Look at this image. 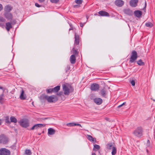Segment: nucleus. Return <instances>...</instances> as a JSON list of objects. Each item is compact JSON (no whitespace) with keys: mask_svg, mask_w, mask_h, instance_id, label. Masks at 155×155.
I'll list each match as a JSON object with an SVG mask.
<instances>
[{"mask_svg":"<svg viewBox=\"0 0 155 155\" xmlns=\"http://www.w3.org/2000/svg\"><path fill=\"white\" fill-rule=\"evenodd\" d=\"M62 87L64 94L65 95H68L70 93H72L74 91L73 87L68 84H64Z\"/></svg>","mask_w":155,"mask_h":155,"instance_id":"obj_1","label":"nucleus"},{"mask_svg":"<svg viewBox=\"0 0 155 155\" xmlns=\"http://www.w3.org/2000/svg\"><path fill=\"white\" fill-rule=\"evenodd\" d=\"M80 48V37L78 35L75 33L74 35V44L73 48L78 50H79Z\"/></svg>","mask_w":155,"mask_h":155,"instance_id":"obj_2","label":"nucleus"},{"mask_svg":"<svg viewBox=\"0 0 155 155\" xmlns=\"http://www.w3.org/2000/svg\"><path fill=\"white\" fill-rule=\"evenodd\" d=\"M143 129L141 127H138L133 131V134L137 137H141L143 135Z\"/></svg>","mask_w":155,"mask_h":155,"instance_id":"obj_3","label":"nucleus"},{"mask_svg":"<svg viewBox=\"0 0 155 155\" xmlns=\"http://www.w3.org/2000/svg\"><path fill=\"white\" fill-rule=\"evenodd\" d=\"M138 57L137 53L135 50H133L130 54V58L129 62L133 63L137 59Z\"/></svg>","mask_w":155,"mask_h":155,"instance_id":"obj_4","label":"nucleus"},{"mask_svg":"<svg viewBox=\"0 0 155 155\" xmlns=\"http://www.w3.org/2000/svg\"><path fill=\"white\" fill-rule=\"evenodd\" d=\"M20 126L24 128H27L29 125V120L27 119H23L21 120L19 122Z\"/></svg>","mask_w":155,"mask_h":155,"instance_id":"obj_5","label":"nucleus"},{"mask_svg":"<svg viewBox=\"0 0 155 155\" xmlns=\"http://www.w3.org/2000/svg\"><path fill=\"white\" fill-rule=\"evenodd\" d=\"M58 100L57 97L54 95H52L50 96H48L47 101L49 103L55 102Z\"/></svg>","mask_w":155,"mask_h":155,"instance_id":"obj_6","label":"nucleus"},{"mask_svg":"<svg viewBox=\"0 0 155 155\" xmlns=\"http://www.w3.org/2000/svg\"><path fill=\"white\" fill-rule=\"evenodd\" d=\"M0 153L1 155H10V152L8 150L2 148L0 149Z\"/></svg>","mask_w":155,"mask_h":155,"instance_id":"obj_7","label":"nucleus"},{"mask_svg":"<svg viewBox=\"0 0 155 155\" xmlns=\"http://www.w3.org/2000/svg\"><path fill=\"white\" fill-rule=\"evenodd\" d=\"M99 88V85L98 84L94 83L91 86V89L92 91H97Z\"/></svg>","mask_w":155,"mask_h":155,"instance_id":"obj_8","label":"nucleus"},{"mask_svg":"<svg viewBox=\"0 0 155 155\" xmlns=\"http://www.w3.org/2000/svg\"><path fill=\"white\" fill-rule=\"evenodd\" d=\"M45 125L43 124H39L35 125L33 127L31 128V130H34V129H37L39 128L45 126Z\"/></svg>","mask_w":155,"mask_h":155,"instance_id":"obj_9","label":"nucleus"},{"mask_svg":"<svg viewBox=\"0 0 155 155\" xmlns=\"http://www.w3.org/2000/svg\"><path fill=\"white\" fill-rule=\"evenodd\" d=\"M115 4L118 7H122L124 4V2L122 0H116L114 2Z\"/></svg>","mask_w":155,"mask_h":155,"instance_id":"obj_10","label":"nucleus"},{"mask_svg":"<svg viewBox=\"0 0 155 155\" xmlns=\"http://www.w3.org/2000/svg\"><path fill=\"white\" fill-rule=\"evenodd\" d=\"M93 101L95 104L98 105L101 104L103 102L102 99L100 98H95L93 99Z\"/></svg>","mask_w":155,"mask_h":155,"instance_id":"obj_11","label":"nucleus"},{"mask_svg":"<svg viewBox=\"0 0 155 155\" xmlns=\"http://www.w3.org/2000/svg\"><path fill=\"white\" fill-rule=\"evenodd\" d=\"M138 2V0H131L130 2V5L133 7H136Z\"/></svg>","mask_w":155,"mask_h":155,"instance_id":"obj_12","label":"nucleus"},{"mask_svg":"<svg viewBox=\"0 0 155 155\" xmlns=\"http://www.w3.org/2000/svg\"><path fill=\"white\" fill-rule=\"evenodd\" d=\"M76 56L74 55H71L69 58V60L70 63L72 64H74L76 62Z\"/></svg>","mask_w":155,"mask_h":155,"instance_id":"obj_13","label":"nucleus"},{"mask_svg":"<svg viewBox=\"0 0 155 155\" xmlns=\"http://www.w3.org/2000/svg\"><path fill=\"white\" fill-rule=\"evenodd\" d=\"M107 92L106 89L105 87H104L101 91V94L103 97L106 98L107 94Z\"/></svg>","mask_w":155,"mask_h":155,"instance_id":"obj_14","label":"nucleus"},{"mask_svg":"<svg viewBox=\"0 0 155 155\" xmlns=\"http://www.w3.org/2000/svg\"><path fill=\"white\" fill-rule=\"evenodd\" d=\"M99 14L102 16H109V14L107 12L104 11H101L98 12Z\"/></svg>","mask_w":155,"mask_h":155,"instance_id":"obj_15","label":"nucleus"},{"mask_svg":"<svg viewBox=\"0 0 155 155\" xmlns=\"http://www.w3.org/2000/svg\"><path fill=\"white\" fill-rule=\"evenodd\" d=\"M5 17L8 20H11L13 18L12 14L9 12H6L4 14Z\"/></svg>","mask_w":155,"mask_h":155,"instance_id":"obj_16","label":"nucleus"},{"mask_svg":"<svg viewBox=\"0 0 155 155\" xmlns=\"http://www.w3.org/2000/svg\"><path fill=\"white\" fill-rule=\"evenodd\" d=\"M134 13L135 16L138 18L140 17L142 14V12L139 10L135 11L134 12Z\"/></svg>","mask_w":155,"mask_h":155,"instance_id":"obj_17","label":"nucleus"},{"mask_svg":"<svg viewBox=\"0 0 155 155\" xmlns=\"http://www.w3.org/2000/svg\"><path fill=\"white\" fill-rule=\"evenodd\" d=\"M124 12L125 14L129 15H133L132 11L129 9H124Z\"/></svg>","mask_w":155,"mask_h":155,"instance_id":"obj_18","label":"nucleus"},{"mask_svg":"<svg viewBox=\"0 0 155 155\" xmlns=\"http://www.w3.org/2000/svg\"><path fill=\"white\" fill-rule=\"evenodd\" d=\"M48 96L45 95V94H42L40 97V99L41 102H43L45 100H47Z\"/></svg>","mask_w":155,"mask_h":155,"instance_id":"obj_19","label":"nucleus"},{"mask_svg":"<svg viewBox=\"0 0 155 155\" xmlns=\"http://www.w3.org/2000/svg\"><path fill=\"white\" fill-rule=\"evenodd\" d=\"M6 28L8 31H9L10 29L12 28V26L11 24V23L9 22H7L6 23Z\"/></svg>","mask_w":155,"mask_h":155,"instance_id":"obj_20","label":"nucleus"},{"mask_svg":"<svg viewBox=\"0 0 155 155\" xmlns=\"http://www.w3.org/2000/svg\"><path fill=\"white\" fill-rule=\"evenodd\" d=\"M6 138L4 135H2L0 136V142L3 143H6L7 141H5Z\"/></svg>","mask_w":155,"mask_h":155,"instance_id":"obj_21","label":"nucleus"},{"mask_svg":"<svg viewBox=\"0 0 155 155\" xmlns=\"http://www.w3.org/2000/svg\"><path fill=\"white\" fill-rule=\"evenodd\" d=\"M48 134L50 135H52L54 134L55 132V130L52 128H50L48 130Z\"/></svg>","mask_w":155,"mask_h":155,"instance_id":"obj_22","label":"nucleus"},{"mask_svg":"<svg viewBox=\"0 0 155 155\" xmlns=\"http://www.w3.org/2000/svg\"><path fill=\"white\" fill-rule=\"evenodd\" d=\"M87 138L91 142L96 141V139L95 138H93L91 136L87 135Z\"/></svg>","mask_w":155,"mask_h":155,"instance_id":"obj_23","label":"nucleus"},{"mask_svg":"<svg viewBox=\"0 0 155 155\" xmlns=\"http://www.w3.org/2000/svg\"><path fill=\"white\" fill-rule=\"evenodd\" d=\"M53 93H57L58 92V91L60 90V86H57L53 88Z\"/></svg>","mask_w":155,"mask_h":155,"instance_id":"obj_24","label":"nucleus"},{"mask_svg":"<svg viewBox=\"0 0 155 155\" xmlns=\"http://www.w3.org/2000/svg\"><path fill=\"white\" fill-rule=\"evenodd\" d=\"M78 50L74 49L73 48L71 51V52L73 54L72 55H74L76 56H78Z\"/></svg>","mask_w":155,"mask_h":155,"instance_id":"obj_25","label":"nucleus"},{"mask_svg":"<svg viewBox=\"0 0 155 155\" xmlns=\"http://www.w3.org/2000/svg\"><path fill=\"white\" fill-rule=\"evenodd\" d=\"M24 91L22 89L21 90V95L20 96V97L21 99L24 100V99H25L26 98V97H25V96L24 95Z\"/></svg>","mask_w":155,"mask_h":155,"instance_id":"obj_26","label":"nucleus"},{"mask_svg":"<svg viewBox=\"0 0 155 155\" xmlns=\"http://www.w3.org/2000/svg\"><path fill=\"white\" fill-rule=\"evenodd\" d=\"M10 122H11L16 123L17 121V119L13 116H11L10 117Z\"/></svg>","mask_w":155,"mask_h":155,"instance_id":"obj_27","label":"nucleus"},{"mask_svg":"<svg viewBox=\"0 0 155 155\" xmlns=\"http://www.w3.org/2000/svg\"><path fill=\"white\" fill-rule=\"evenodd\" d=\"M137 63L138 65L140 66L144 65L145 64L143 62L142 60L141 59H140L137 61Z\"/></svg>","mask_w":155,"mask_h":155,"instance_id":"obj_28","label":"nucleus"},{"mask_svg":"<svg viewBox=\"0 0 155 155\" xmlns=\"http://www.w3.org/2000/svg\"><path fill=\"white\" fill-rule=\"evenodd\" d=\"M117 153V149L115 147H113L111 154L112 155H115Z\"/></svg>","mask_w":155,"mask_h":155,"instance_id":"obj_29","label":"nucleus"},{"mask_svg":"<svg viewBox=\"0 0 155 155\" xmlns=\"http://www.w3.org/2000/svg\"><path fill=\"white\" fill-rule=\"evenodd\" d=\"M4 94H2L0 95V103L2 104L3 103V101L4 97Z\"/></svg>","mask_w":155,"mask_h":155,"instance_id":"obj_30","label":"nucleus"},{"mask_svg":"<svg viewBox=\"0 0 155 155\" xmlns=\"http://www.w3.org/2000/svg\"><path fill=\"white\" fill-rule=\"evenodd\" d=\"M5 8L6 11L9 12L12 9V8L10 5H7L5 7Z\"/></svg>","mask_w":155,"mask_h":155,"instance_id":"obj_31","label":"nucleus"},{"mask_svg":"<svg viewBox=\"0 0 155 155\" xmlns=\"http://www.w3.org/2000/svg\"><path fill=\"white\" fill-rule=\"evenodd\" d=\"M106 148L108 149H111V147L112 146V144L111 143H108L106 145Z\"/></svg>","mask_w":155,"mask_h":155,"instance_id":"obj_32","label":"nucleus"},{"mask_svg":"<svg viewBox=\"0 0 155 155\" xmlns=\"http://www.w3.org/2000/svg\"><path fill=\"white\" fill-rule=\"evenodd\" d=\"M145 25L147 27L150 28H151L153 25V24L150 22H148L146 23Z\"/></svg>","mask_w":155,"mask_h":155,"instance_id":"obj_33","label":"nucleus"},{"mask_svg":"<svg viewBox=\"0 0 155 155\" xmlns=\"http://www.w3.org/2000/svg\"><path fill=\"white\" fill-rule=\"evenodd\" d=\"M46 92L48 94H50L53 93L52 88L47 89L46 90Z\"/></svg>","mask_w":155,"mask_h":155,"instance_id":"obj_34","label":"nucleus"},{"mask_svg":"<svg viewBox=\"0 0 155 155\" xmlns=\"http://www.w3.org/2000/svg\"><path fill=\"white\" fill-rule=\"evenodd\" d=\"M25 152V153L27 155H31V152L30 150H26Z\"/></svg>","mask_w":155,"mask_h":155,"instance_id":"obj_35","label":"nucleus"},{"mask_svg":"<svg viewBox=\"0 0 155 155\" xmlns=\"http://www.w3.org/2000/svg\"><path fill=\"white\" fill-rule=\"evenodd\" d=\"M5 122L6 123L8 124H10V121H9V118L8 117L6 116L5 117Z\"/></svg>","mask_w":155,"mask_h":155,"instance_id":"obj_36","label":"nucleus"},{"mask_svg":"<svg viewBox=\"0 0 155 155\" xmlns=\"http://www.w3.org/2000/svg\"><path fill=\"white\" fill-rule=\"evenodd\" d=\"M70 69V66L69 65H67L66 67L65 68V72L66 73H67Z\"/></svg>","mask_w":155,"mask_h":155,"instance_id":"obj_37","label":"nucleus"},{"mask_svg":"<svg viewBox=\"0 0 155 155\" xmlns=\"http://www.w3.org/2000/svg\"><path fill=\"white\" fill-rule=\"evenodd\" d=\"M100 146L97 144H95L94 146V149H97L98 150H99L100 149Z\"/></svg>","mask_w":155,"mask_h":155,"instance_id":"obj_38","label":"nucleus"},{"mask_svg":"<svg viewBox=\"0 0 155 155\" xmlns=\"http://www.w3.org/2000/svg\"><path fill=\"white\" fill-rule=\"evenodd\" d=\"M82 2L83 1L82 0H76L75 1V2L78 4H81Z\"/></svg>","mask_w":155,"mask_h":155,"instance_id":"obj_39","label":"nucleus"},{"mask_svg":"<svg viewBox=\"0 0 155 155\" xmlns=\"http://www.w3.org/2000/svg\"><path fill=\"white\" fill-rule=\"evenodd\" d=\"M112 59V57L110 56H108L106 57V60L107 61H109Z\"/></svg>","mask_w":155,"mask_h":155,"instance_id":"obj_40","label":"nucleus"},{"mask_svg":"<svg viewBox=\"0 0 155 155\" xmlns=\"http://www.w3.org/2000/svg\"><path fill=\"white\" fill-rule=\"evenodd\" d=\"M74 124H75L74 123H70L67 124V125L68 126L72 127L75 126V125H74Z\"/></svg>","mask_w":155,"mask_h":155,"instance_id":"obj_41","label":"nucleus"},{"mask_svg":"<svg viewBox=\"0 0 155 155\" xmlns=\"http://www.w3.org/2000/svg\"><path fill=\"white\" fill-rule=\"evenodd\" d=\"M130 82L131 84L133 86H134L135 85V82L134 80H130Z\"/></svg>","mask_w":155,"mask_h":155,"instance_id":"obj_42","label":"nucleus"},{"mask_svg":"<svg viewBox=\"0 0 155 155\" xmlns=\"http://www.w3.org/2000/svg\"><path fill=\"white\" fill-rule=\"evenodd\" d=\"M59 0H50V2L52 3H57L59 2Z\"/></svg>","mask_w":155,"mask_h":155,"instance_id":"obj_43","label":"nucleus"},{"mask_svg":"<svg viewBox=\"0 0 155 155\" xmlns=\"http://www.w3.org/2000/svg\"><path fill=\"white\" fill-rule=\"evenodd\" d=\"M150 141L149 140H147V147H149L150 146Z\"/></svg>","mask_w":155,"mask_h":155,"instance_id":"obj_44","label":"nucleus"},{"mask_svg":"<svg viewBox=\"0 0 155 155\" xmlns=\"http://www.w3.org/2000/svg\"><path fill=\"white\" fill-rule=\"evenodd\" d=\"M5 21V19L2 17H0V21L4 22Z\"/></svg>","mask_w":155,"mask_h":155,"instance_id":"obj_45","label":"nucleus"},{"mask_svg":"<svg viewBox=\"0 0 155 155\" xmlns=\"http://www.w3.org/2000/svg\"><path fill=\"white\" fill-rule=\"evenodd\" d=\"M63 94V92L62 91H60L57 93V95L58 96H60L62 95Z\"/></svg>","mask_w":155,"mask_h":155,"instance_id":"obj_46","label":"nucleus"},{"mask_svg":"<svg viewBox=\"0 0 155 155\" xmlns=\"http://www.w3.org/2000/svg\"><path fill=\"white\" fill-rule=\"evenodd\" d=\"M126 104V102H124V103H123L122 104L119 105L118 106V107H120L122 106L123 105H124L125 104Z\"/></svg>","mask_w":155,"mask_h":155,"instance_id":"obj_47","label":"nucleus"},{"mask_svg":"<svg viewBox=\"0 0 155 155\" xmlns=\"http://www.w3.org/2000/svg\"><path fill=\"white\" fill-rule=\"evenodd\" d=\"M35 5L36 6L38 7H41L40 5H39V4L37 3H36L35 4Z\"/></svg>","mask_w":155,"mask_h":155,"instance_id":"obj_48","label":"nucleus"},{"mask_svg":"<svg viewBox=\"0 0 155 155\" xmlns=\"http://www.w3.org/2000/svg\"><path fill=\"white\" fill-rule=\"evenodd\" d=\"M3 6L2 5L0 4V11H1L3 9Z\"/></svg>","mask_w":155,"mask_h":155,"instance_id":"obj_49","label":"nucleus"},{"mask_svg":"<svg viewBox=\"0 0 155 155\" xmlns=\"http://www.w3.org/2000/svg\"><path fill=\"white\" fill-rule=\"evenodd\" d=\"M74 125H75V126H78L81 127V124H79L75 123V124H74Z\"/></svg>","mask_w":155,"mask_h":155,"instance_id":"obj_50","label":"nucleus"},{"mask_svg":"<svg viewBox=\"0 0 155 155\" xmlns=\"http://www.w3.org/2000/svg\"><path fill=\"white\" fill-rule=\"evenodd\" d=\"M84 24L82 23H80V26L81 27H82L84 26Z\"/></svg>","mask_w":155,"mask_h":155,"instance_id":"obj_51","label":"nucleus"},{"mask_svg":"<svg viewBox=\"0 0 155 155\" xmlns=\"http://www.w3.org/2000/svg\"><path fill=\"white\" fill-rule=\"evenodd\" d=\"M38 1L40 2H43L45 1V0H38Z\"/></svg>","mask_w":155,"mask_h":155,"instance_id":"obj_52","label":"nucleus"},{"mask_svg":"<svg viewBox=\"0 0 155 155\" xmlns=\"http://www.w3.org/2000/svg\"><path fill=\"white\" fill-rule=\"evenodd\" d=\"M79 7V5H74V8L78 7Z\"/></svg>","mask_w":155,"mask_h":155,"instance_id":"obj_53","label":"nucleus"},{"mask_svg":"<svg viewBox=\"0 0 155 155\" xmlns=\"http://www.w3.org/2000/svg\"><path fill=\"white\" fill-rule=\"evenodd\" d=\"M2 122V120L1 119H0V125L1 124Z\"/></svg>","mask_w":155,"mask_h":155,"instance_id":"obj_54","label":"nucleus"},{"mask_svg":"<svg viewBox=\"0 0 155 155\" xmlns=\"http://www.w3.org/2000/svg\"><path fill=\"white\" fill-rule=\"evenodd\" d=\"M146 151H147V153H149V151L148 150V149H146Z\"/></svg>","mask_w":155,"mask_h":155,"instance_id":"obj_55","label":"nucleus"},{"mask_svg":"<svg viewBox=\"0 0 155 155\" xmlns=\"http://www.w3.org/2000/svg\"><path fill=\"white\" fill-rule=\"evenodd\" d=\"M13 22H14L15 24L16 22V21L15 20H14L13 21Z\"/></svg>","mask_w":155,"mask_h":155,"instance_id":"obj_56","label":"nucleus"},{"mask_svg":"<svg viewBox=\"0 0 155 155\" xmlns=\"http://www.w3.org/2000/svg\"><path fill=\"white\" fill-rule=\"evenodd\" d=\"M91 155H96L94 153H92Z\"/></svg>","mask_w":155,"mask_h":155,"instance_id":"obj_57","label":"nucleus"},{"mask_svg":"<svg viewBox=\"0 0 155 155\" xmlns=\"http://www.w3.org/2000/svg\"><path fill=\"white\" fill-rule=\"evenodd\" d=\"M73 28H70L69 29V30H73Z\"/></svg>","mask_w":155,"mask_h":155,"instance_id":"obj_58","label":"nucleus"},{"mask_svg":"<svg viewBox=\"0 0 155 155\" xmlns=\"http://www.w3.org/2000/svg\"><path fill=\"white\" fill-rule=\"evenodd\" d=\"M3 88L2 87L0 86V89H2Z\"/></svg>","mask_w":155,"mask_h":155,"instance_id":"obj_59","label":"nucleus"},{"mask_svg":"<svg viewBox=\"0 0 155 155\" xmlns=\"http://www.w3.org/2000/svg\"><path fill=\"white\" fill-rule=\"evenodd\" d=\"M153 101H155V100H154V99H153Z\"/></svg>","mask_w":155,"mask_h":155,"instance_id":"obj_60","label":"nucleus"},{"mask_svg":"<svg viewBox=\"0 0 155 155\" xmlns=\"http://www.w3.org/2000/svg\"><path fill=\"white\" fill-rule=\"evenodd\" d=\"M146 2L145 3V6H146Z\"/></svg>","mask_w":155,"mask_h":155,"instance_id":"obj_61","label":"nucleus"},{"mask_svg":"<svg viewBox=\"0 0 155 155\" xmlns=\"http://www.w3.org/2000/svg\"><path fill=\"white\" fill-rule=\"evenodd\" d=\"M0 155H1V154H0Z\"/></svg>","mask_w":155,"mask_h":155,"instance_id":"obj_62","label":"nucleus"}]
</instances>
